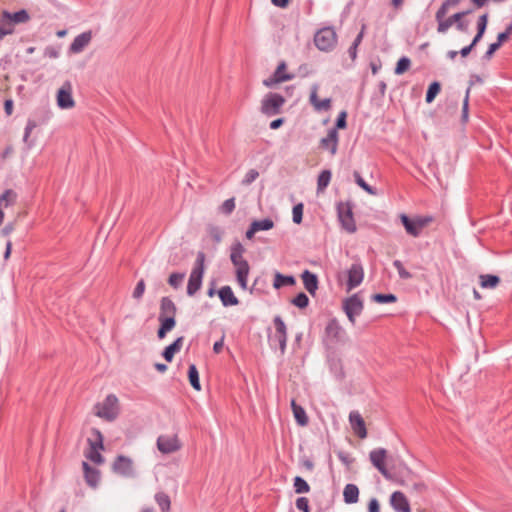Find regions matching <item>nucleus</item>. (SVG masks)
<instances>
[{"label": "nucleus", "instance_id": "nucleus-1", "mask_svg": "<svg viewBox=\"0 0 512 512\" xmlns=\"http://www.w3.org/2000/svg\"><path fill=\"white\" fill-rule=\"evenodd\" d=\"M387 450L384 448H377L369 453V459L372 465L382 474V476L389 481L396 482L399 485H406L407 481L414 478L413 472L405 465L400 467L398 471L390 472L386 465Z\"/></svg>", "mask_w": 512, "mask_h": 512}, {"label": "nucleus", "instance_id": "nucleus-2", "mask_svg": "<svg viewBox=\"0 0 512 512\" xmlns=\"http://www.w3.org/2000/svg\"><path fill=\"white\" fill-rule=\"evenodd\" d=\"M205 272V254L199 251L196 256L194 267L189 276L187 284V294L193 296L201 288Z\"/></svg>", "mask_w": 512, "mask_h": 512}, {"label": "nucleus", "instance_id": "nucleus-3", "mask_svg": "<svg viewBox=\"0 0 512 512\" xmlns=\"http://www.w3.org/2000/svg\"><path fill=\"white\" fill-rule=\"evenodd\" d=\"M315 46L324 52L333 50L337 44V34L333 27L319 29L314 35Z\"/></svg>", "mask_w": 512, "mask_h": 512}, {"label": "nucleus", "instance_id": "nucleus-4", "mask_svg": "<svg viewBox=\"0 0 512 512\" xmlns=\"http://www.w3.org/2000/svg\"><path fill=\"white\" fill-rule=\"evenodd\" d=\"M95 414L107 421H113L119 414L118 398L109 394L102 403L95 406Z\"/></svg>", "mask_w": 512, "mask_h": 512}, {"label": "nucleus", "instance_id": "nucleus-5", "mask_svg": "<svg viewBox=\"0 0 512 512\" xmlns=\"http://www.w3.org/2000/svg\"><path fill=\"white\" fill-rule=\"evenodd\" d=\"M93 439H88L89 448L85 452V457L95 464H102L104 458L101 455V450L104 449L103 436L97 429H93Z\"/></svg>", "mask_w": 512, "mask_h": 512}, {"label": "nucleus", "instance_id": "nucleus-6", "mask_svg": "<svg viewBox=\"0 0 512 512\" xmlns=\"http://www.w3.org/2000/svg\"><path fill=\"white\" fill-rule=\"evenodd\" d=\"M285 98L278 93H268L261 102V112L267 116H273L280 113Z\"/></svg>", "mask_w": 512, "mask_h": 512}, {"label": "nucleus", "instance_id": "nucleus-7", "mask_svg": "<svg viewBox=\"0 0 512 512\" xmlns=\"http://www.w3.org/2000/svg\"><path fill=\"white\" fill-rule=\"evenodd\" d=\"M471 12H472L471 10H465V11L457 12V13L453 14L452 16L445 18L448 11L445 10L441 13V9H438L435 14V19L438 23L437 32L441 33V34L446 33L448 31V29L453 24L456 25L458 20L463 19L464 16L470 14Z\"/></svg>", "mask_w": 512, "mask_h": 512}, {"label": "nucleus", "instance_id": "nucleus-8", "mask_svg": "<svg viewBox=\"0 0 512 512\" xmlns=\"http://www.w3.org/2000/svg\"><path fill=\"white\" fill-rule=\"evenodd\" d=\"M337 214L342 228L348 233H354L357 226L353 217L352 206L349 203L340 202L337 205Z\"/></svg>", "mask_w": 512, "mask_h": 512}, {"label": "nucleus", "instance_id": "nucleus-9", "mask_svg": "<svg viewBox=\"0 0 512 512\" xmlns=\"http://www.w3.org/2000/svg\"><path fill=\"white\" fill-rule=\"evenodd\" d=\"M363 308V301L358 294H353L343 301V310L353 325L356 322V317L362 313Z\"/></svg>", "mask_w": 512, "mask_h": 512}, {"label": "nucleus", "instance_id": "nucleus-10", "mask_svg": "<svg viewBox=\"0 0 512 512\" xmlns=\"http://www.w3.org/2000/svg\"><path fill=\"white\" fill-rule=\"evenodd\" d=\"M112 470L114 473L125 478H130L135 475L132 459L123 455L116 457L112 464Z\"/></svg>", "mask_w": 512, "mask_h": 512}, {"label": "nucleus", "instance_id": "nucleus-11", "mask_svg": "<svg viewBox=\"0 0 512 512\" xmlns=\"http://www.w3.org/2000/svg\"><path fill=\"white\" fill-rule=\"evenodd\" d=\"M157 448L163 454L174 453L181 448L177 435H160L157 439Z\"/></svg>", "mask_w": 512, "mask_h": 512}, {"label": "nucleus", "instance_id": "nucleus-12", "mask_svg": "<svg viewBox=\"0 0 512 512\" xmlns=\"http://www.w3.org/2000/svg\"><path fill=\"white\" fill-rule=\"evenodd\" d=\"M57 105L61 109H71L75 106V101L72 97V85L69 81L63 83L57 92Z\"/></svg>", "mask_w": 512, "mask_h": 512}, {"label": "nucleus", "instance_id": "nucleus-13", "mask_svg": "<svg viewBox=\"0 0 512 512\" xmlns=\"http://www.w3.org/2000/svg\"><path fill=\"white\" fill-rule=\"evenodd\" d=\"M347 291H350L356 287H358L364 278V269L361 263L355 262L351 265V267L347 271Z\"/></svg>", "mask_w": 512, "mask_h": 512}, {"label": "nucleus", "instance_id": "nucleus-14", "mask_svg": "<svg viewBox=\"0 0 512 512\" xmlns=\"http://www.w3.org/2000/svg\"><path fill=\"white\" fill-rule=\"evenodd\" d=\"M92 32L85 31L77 35L70 44L69 51L74 54L82 52L91 42Z\"/></svg>", "mask_w": 512, "mask_h": 512}, {"label": "nucleus", "instance_id": "nucleus-15", "mask_svg": "<svg viewBox=\"0 0 512 512\" xmlns=\"http://www.w3.org/2000/svg\"><path fill=\"white\" fill-rule=\"evenodd\" d=\"M321 148L328 150L332 156L337 153L338 149V132L336 128H332L328 131L326 137H323L320 141Z\"/></svg>", "mask_w": 512, "mask_h": 512}, {"label": "nucleus", "instance_id": "nucleus-16", "mask_svg": "<svg viewBox=\"0 0 512 512\" xmlns=\"http://www.w3.org/2000/svg\"><path fill=\"white\" fill-rule=\"evenodd\" d=\"M349 421L354 433L361 439L367 437V430L362 416L357 411H352L349 415Z\"/></svg>", "mask_w": 512, "mask_h": 512}, {"label": "nucleus", "instance_id": "nucleus-17", "mask_svg": "<svg viewBox=\"0 0 512 512\" xmlns=\"http://www.w3.org/2000/svg\"><path fill=\"white\" fill-rule=\"evenodd\" d=\"M230 250V260L236 268L249 265L243 257L245 248L240 242L233 243Z\"/></svg>", "mask_w": 512, "mask_h": 512}, {"label": "nucleus", "instance_id": "nucleus-18", "mask_svg": "<svg viewBox=\"0 0 512 512\" xmlns=\"http://www.w3.org/2000/svg\"><path fill=\"white\" fill-rule=\"evenodd\" d=\"M318 88L317 84L312 85L309 101L316 111H328L331 108V99L319 100L317 95Z\"/></svg>", "mask_w": 512, "mask_h": 512}, {"label": "nucleus", "instance_id": "nucleus-19", "mask_svg": "<svg viewBox=\"0 0 512 512\" xmlns=\"http://www.w3.org/2000/svg\"><path fill=\"white\" fill-rule=\"evenodd\" d=\"M390 503L396 512H411L409 502L406 496L400 492L395 491L390 497Z\"/></svg>", "mask_w": 512, "mask_h": 512}, {"label": "nucleus", "instance_id": "nucleus-20", "mask_svg": "<svg viewBox=\"0 0 512 512\" xmlns=\"http://www.w3.org/2000/svg\"><path fill=\"white\" fill-rule=\"evenodd\" d=\"M84 470V477L87 485L92 488H96L100 482V471L96 468H92L87 462L82 463Z\"/></svg>", "mask_w": 512, "mask_h": 512}, {"label": "nucleus", "instance_id": "nucleus-21", "mask_svg": "<svg viewBox=\"0 0 512 512\" xmlns=\"http://www.w3.org/2000/svg\"><path fill=\"white\" fill-rule=\"evenodd\" d=\"M400 220L407 234L412 237H419L421 235L422 229L418 226L416 218H409L406 214H401Z\"/></svg>", "mask_w": 512, "mask_h": 512}, {"label": "nucleus", "instance_id": "nucleus-22", "mask_svg": "<svg viewBox=\"0 0 512 512\" xmlns=\"http://www.w3.org/2000/svg\"><path fill=\"white\" fill-rule=\"evenodd\" d=\"M16 199L17 194L11 189L5 190L0 196V226L4 221V209L12 206L16 202Z\"/></svg>", "mask_w": 512, "mask_h": 512}, {"label": "nucleus", "instance_id": "nucleus-23", "mask_svg": "<svg viewBox=\"0 0 512 512\" xmlns=\"http://www.w3.org/2000/svg\"><path fill=\"white\" fill-rule=\"evenodd\" d=\"M176 305L169 297H163L160 301V312L158 318L175 317Z\"/></svg>", "mask_w": 512, "mask_h": 512}, {"label": "nucleus", "instance_id": "nucleus-24", "mask_svg": "<svg viewBox=\"0 0 512 512\" xmlns=\"http://www.w3.org/2000/svg\"><path fill=\"white\" fill-rule=\"evenodd\" d=\"M219 298L223 306H235L239 303L238 298L234 295L230 286H223L218 291Z\"/></svg>", "mask_w": 512, "mask_h": 512}, {"label": "nucleus", "instance_id": "nucleus-25", "mask_svg": "<svg viewBox=\"0 0 512 512\" xmlns=\"http://www.w3.org/2000/svg\"><path fill=\"white\" fill-rule=\"evenodd\" d=\"M301 278L303 280V284L305 289L311 294L315 295L317 289H318V278L317 276L310 272L309 270H305Z\"/></svg>", "mask_w": 512, "mask_h": 512}, {"label": "nucleus", "instance_id": "nucleus-26", "mask_svg": "<svg viewBox=\"0 0 512 512\" xmlns=\"http://www.w3.org/2000/svg\"><path fill=\"white\" fill-rule=\"evenodd\" d=\"M2 18L7 19L11 24H19L28 22L30 16L26 10L22 9L14 13L3 11Z\"/></svg>", "mask_w": 512, "mask_h": 512}, {"label": "nucleus", "instance_id": "nucleus-27", "mask_svg": "<svg viewBox=\"0 0 512 512\" xmlns=\"http://www.w3.org/2000/svg\"><path fill=\"white\" fill-rule=\"evenodd\" d=\"M285 70H286V64L284 62H281L278 65V67H277V69H276V71L274 73L273 79L272 80H265L264 81V85L270 86L273 83H280V82H284V81H287V80H291L293 78V76L290 75V74H286Z\"/></svg>", "mask_w": 512, "mask_h": 512}, {"label": "nucleus", "instance_id": "nucleus-28", "mask_svg": "<svg viewBox=\"0 0 512 512\" xmlns=\"http://www.w3.org/2000/svg\"><path fill=\"white\" fill-rule=\"evenodd\" d=\"M343 499L346 504H354L359 500V489L355 484H347L343 490Z\"/></svg>", "mask_w": 512, "mask_h": 512}, {"label": "nucleus", "instance_id": "nucleus-29", "mask_svg": "<svg viewBox=\"0 0 512 512\" xmlns=\"http://www.w3.org/2000/svg\"><path fill=\"white\" fill-rule=\"evenodd\" d=\"M183 340L184 338L182 336L178 337L172 344H170L164 349L162 356L167 362H171L174 358L175 353L181 350Z\"/></svg>", "mask_w": 512, "mask_h": 512}, {"label": "nucleus", "instance_id": "nucleus-30", "mask_svg": "<svg viewBox=\"0 0 512 512\" xmlns=\"http://www.w3.org/2000/svg\"><path fill=\"white\" fill-rule=\"evenodd\" d=\"M291 407L294 414V417L297 421V423L300 426H305L308 424V417L306 415V412L304 408H302L300 405L296 404L295 400L291 401Z\"/></svg>", "mask_w": 512, "mask_h": 512}, {"label": "nucleus", "instance_id": "nucleus-31", "mask_svg": "<svg viewBox=\"0 0 512 512\" xmlns=\"http://www.w3.org/2000/svg\"><path fill=\"white\" fill-rule=\"evenodd\" d=\"M488 23V14L484 13L482 14L477 21V34L473 38L472 42L473 44H478V42L482 39Z\"/></svg>", "mask_w": 512, "mask_h": 512}, {"label": "nucleus", "instance_id": "nucleus-32", "mask_svg": "<svg viewBox=\"0 0 512 512\" xmlns=\"http://www.w3.org/2000/svg\"><path fill=\"white\" fill-rule=\"evenodd\" d=\"M295 284V278L291 275H283L277 272L274 276L273 287L279 289L282 286H292Z\"/></svg>", "mask_w": 512, "mask_h": 512}, {"label": "nucleus", "instance_id": "nucleus-33", "mask_svg": "<svg viewBox=\"0 0 512 512\" xmlns=\"http://www.w3.org/2000/svg\"><path fill=\"white\" fill-rule=\"evenodd\" d=\"M480 285L484 289H493L500 283V278L496 275L483 274L480 275Z\"/></svg>", "mask_w": 512, "mask_h": 512}, {"label": "nucleus", "instance_id": "nucleus-34", "mask_svg": "<svg viewBox=\"0 0 512 512\" xmlns=\"http://www.w3.org/2000/svg\"><path fill=\"white\" fill-rule=\"evenodd\" d=\"M341 326L339 322L334 318L331 319L325 328V333L329 338L338 339L341 333Z\"/></svg>", "mask_w": 512, "mask_h": 512}, {"label": "nucleus", "instance_id": "nucleus-35", "mask_svg": "<svg viewBox=\"0 0 512 512\" xmlns=\"http://www.w3.org/2000/svg\"><path fill=\"white\" fill-rule=\"evenodd\" d=\"M155 501L162 512H169L171 507L170 497L164 492H158L155 495Z\"/></svg>", "mask_w": 512, "mask_h": 512}, {"label": "nucleus", "instance_id": "nucleus-36", "mask_svg": "<svg viewBox=\"0 0 512 512\" xmlns=\"http://www.w3.org/2000/svg\"><path fill=\"white\" fill-rule=\"evenodd\" d=\"M249 270H250L249 265L240 267V268H236V279L242 289L247 288V280H248Z\"/></svg>", "mask_w": 512, "mask_h": 512}, {"label": "nucleus", "instance_id": "nucleus-37", "mask_svg": "<svg viewBox=\"0 0 512 512\" xmlns=\"http://www.w3.org/2000/svg\"><path fill=\"white\" fill-rule=\"evenodd\" d=\"M188 377H189L191 386L195 390L200 391L201 385H200V381H199V373L194 364H190V366H189Z\"/></svg>", "mask_w": 512, "mask_h": 512}, {"label": "nucleus", "instance_id": "nucleus-38", "mask_svg": "<svg viewBox=\"0 0 512 512\" xmlns=\"http://www.w3.org/2000/svg\"><path fill=\"white\" fill-rule=\"evenodd\" d=\"M331 180V171L323 170L317 180V189L318 191H323L330 183Z\"/></svg>", "mask_w": 512, "mask_h": 512}, {"label": "nucleus", "instance_id": "nucleus-39", "mask_svg": "<svg viewBox=\"0 0 512 512\" xmlns=\"http://www.w3.org/2000/svg\"><path fill=\"white\" fill-rule=\"evenodd\" d=\"M251 224L253 225V228H255L256 232L267 231L274 227V222L269 218L255 220Z\"/></svg>", "mask_w": 512, "mask_h": 512}, {"label": "nucleus", "instance_id": "nucleus-40", "mask_svg": "<svg viewBox=\"0 0 512 512\" xmlns=\"http://www.w3.org/2000/svg\"><path fill=\"white\" fill-rule=\"evenodd\" d=\"M36 127H37V123L34 120L29 119L26 124L24 135H23V142L27 145L28 148H31L34 145V142L30 141L29 137H30L31 132Z\"/></svg>", "mask_w": 512, "mask_h": 512}, {"label": "nucleus", "instance_id": "nucleus-41", "mask_svg": "<svg viewBox=\"0 0 512 512\" xmlns=\"http://www.w3.org/2000/svg\"><path fill=\"white\" fill-rule=\"evenodd\" d=\"M294 490L298 494L308 493L310 491L309 484L300 476L294 478Z\"/></svg>", "mask_w": 512, "mask_h": 512}, {"label": "nucleus", "instance_id": "nucleus-42", "mask_svg": "<svg viewBox=\"0 0 512 512\" xmlns=\"http://www.w3.org/2000/svg\"><path fill=\"white\" fill-rule=\"evenodd\" d=\"M440 90H441L440 83L437 81L432 82L429 85L427 93H426V102L427 103L433 102V100L435 99L437 94L440 92Z\"/></svg>", "mask_w": 512, "mask_h": 512}, {"label": "nucleus", "instance_id": "nucleus-43", "mask_svg": "<svg viewBox=\"0 0 512 512\" xmlns=\"http://www.w3.org/2000/svg\"><path fill=\"white\" fill-rule=\"evenodd\" d=\"M354 178H355V182L357 183V185L360 186L367 193H369L370 195L377 194L376 190L372 186L368 185L365 182V180L361 177V175L356 171L354 172Z\"/></svg>", "mask_w": 512, "mask_h": 512}, {"label": "nucleus", "instance_id": "nucleus-44", "mask_svg": "<svg viewBox=\"0 0 512 512\" xmlns=\"http://www.w3.org/2000/svg\"><path fill=\"white\" fill-rule=\"evenodd\" d=\"M292 304L295 305L296 307L300 308V309H304L308 306L309 304V298L308 296L301 292L299 294H297L293 299H292Z\"/></svg>", "mask_w": 512, "mask_h": 512}, {"label": "nucleus", "instance_id": "nucleus-45", "mask_svg": "<svg viewBox=\"0 0 512 512\" xmlns=\"http://www.w3.org/2000/svg\"><path fill=\"white\" fill-rule=\"evenodd\" d=\"M411 61L408 57H402L398 60L395 68V74L401 75L409 69Z\"/></svg>", "mask_w": 512, "mask_h": 512}, {"label": "nucleus", "instance_id": "nucleus-46", "mask_svg": "<svg viewBox=\"0 0 512 512\" xmlns=\"http://www.w3.org/2000/svg\"><path fill=\"white\" fill-rule=\"evenodd\" d=\"M12 24L7 20L2 18L0 21V40L4 38V36L13 33Z\"/></svg>", "mask_w": 512, "mask_h": 512}, {"label": "nucleus", "instance_id": "nucleus-47", "mask_svg": "<svg viewBox=\"0 0 512 512\" xmlns=\"http://www.w3.org/2000/svg\"><path fill=\"white\" fill-rule=\"evenodd\" d=\"M372 299L377 303H393L397 300L394 294H374Z\"/></svg>", "mask_w": 512, "mask_h": 512}, {"label": "nucleus", "instance_id": "nucleus-48", "mask_svg": "<svg viewBox=\"0 0 512 512\" xmlns=\"http://www.w3.org/2000/svg\"><path fill=\"white\" fill-rule=\"evenodd\" d=\"M393 266L397 269L399 277L401 279L407 280V279L412 278V274L404 268V266L400 260H395L393 262Z\"/></svg>", "mask_w": 512, "mask_h": 512}, {"label": "nucleus", "instance_id": "nucleus-49", "mask_svg": "<svg viewBox=\"0 0 512 512\" xmlns=\"http://www.w3.org/2000/svg\"><path fill=\"white\" fill-rule=\"evenodd\" d=\"M303 218V204L299 203L293 207L292 210V219L296 224H300Z\"/></svg>", "mask_w": 512, "mask_h": 512}, {"label": "nucleus", "instance_id": "nucleus-50", "mask_svg": "<svg viewBox=\"0 0 512 512\" xmlns=\"http://www.w3.org/2000/svg\"><path fill=\"white\" fill-rule=\"evenodd\" d=\"M185 277V274L184 273H172L169 278H168V283L173 287V288H178L183 279Z\"/></svg>", "mask_w": 512, "mask_h": 512}, {"label": "nucleus", "instance_id": "nucleus-51", "mask_svg": "<svg viewBox=\"0 0 512 512\" xmlns=\"http://www.w3.org/2000/svg\"><path fill=\"white\" fill-rule=\"evenodd\" d=\"M274 325L276 329L275 335H287L286 325L280 316L274 318Z\"/></svg>", "mask_w": 512, "mask_h": 512}, {"label": "nucleus", "instance_id": "nucleus-52", "mask_svg": "<svg viewBox=\"0 0 512 512\" xmlns=\"http://www.w3.org/2000/svg\"><path fill=\"white\" fill-rule=\"evenodd\" d=\"M158 320L160 322V326H162L168 332L171 331L176 325L175 317L158 318Z\"/></svg>", "mask_w": 512, "mask_h": 512}, {"label": "nucleus", "instance_id": "nucleus-53", "mask_svg": "<svg viewBox=\"0 0 512 512\" xmlns=\"http://www.w3.org/2000/svg\"><path fill=\"white\" fill-rule=\"evenodd\" d=\"M145 287V282L143 279H141L134 288V291L132 293L133 298L136 300H140L145 292Z\"/></svg>", "mask_w": 512, "mask_h": 512}, {"label": "nucleus", "instance_id": "nucleus-54", "mask_svg": "<svg viewBox=\"0 0 512 512\" xmlns=\"http://www.w3.org/2000/svg\"><path fill=\"white\" fill-rule=\"evenodd\" d=\"M234 209H235V199L234 198H229V199L225 200L221 206V211L226 215L231 214Z\"/></svg>", "mask_w": 512, "mask_h": 512}, {"label": "nucleus", "instance_id": "nucleus-55", "mask_svg": "<svg viewBox=\"0 0 512 512\" xmlns=\"http://www.w3.org/2000/svg\"><path fill=\"white\" fill-rule=\"evenodd\" d=\"M259 176V173L255 169H250L242 180L244 185H249L254 182Z\"/></svg>", "mask_w": 512, "mask_h": 512}, {"label": "nucleus", "instance_id": "nucleus-56", "mask_svg": "<svg viewBox=\"0 0 512 512\" xmlns=\"http://www.w3.org/2000/svg\"><path fill=\"white\" fill-rule=\"evenodd\" d=\"M222 231L218 227H210L209 228V235L214 240V242L219 243L222 240Z\"/></svg>", "mask_w": 512, "mask_h": 512}, {"label": "nucleus", "instance_id": "nucleus-57", "mask_svg": "<svg viewBox=\"0 0 512 512\" xmlns=\"http://www.w3.org/2000/svg\"><path fill=\"white\" fill-rule=\"evenodd\" d=\"M296 507L303 512H310L309 501L306 497H299L296 500Z\"/></svg>", "mask_w": 512, "mask_h": 512}, {"label": "nucleus", "instance_id": "nucleus-58", "mask_svg": "<svg viewBox=\"0 0 512 512\" xmlns=\"http://www.w3.org/2000/svg\"><path fill=\"white\" fill-rule=\"evenodd\" d=\"M416 220L418 221V226H420V228L423 230L425 227H427L430 223L433 222V217L432 216H417L415 217Z\"/></svg>", "mask_w": 512, "mask_h": 512}, {"label": "nucleus", "instance_id": "nucleus-59", "mask_svg": "<svg viewBox=\"0 0 512 512\" xmlns=\"http://www.w3.org/2000/svg\"><path fill=\"white\" fill-rule=\"evenodd\" d=\"M347 113L346 111H341L337 117L336 120V130L337 129H344L347 125L346 123Z\"/></svg>", "mask_w": 512, "mask_h": 512}, {"label": "nucleus", "instance_id": "nucleus-60", "mask_svg": "<svg viewBox=\"0 0 512 512\" xmlns=\"http://www.w3.org/2000/svg\"><path fill=\"white\" fill-rule=\"evenodd\" d=\"M470 88L466 90L465 98L462 107V119L466 121L468 119V103H469Z\"/></svg>", "mask_w": 512, "mask_h": 512}, {"label": "nucleus", "instance_id": "nucleus-61", "mask_svg": "<svg viewBox=\"0 0 512 512\" xmlns=\"http://www.w3.org/2000/svg\"><path fill=\"white\" fill-rule=\"evenodd\" d=\"M460 1H461V0H445V1L441 4V6L439 7V9H441V13H442L443 11H445V10H446V11H449V9H450L451 7H455V6H457V5L460 3Z\"/></svg>", "mask_w": 512, "mask_h": 512}, {"label": "nucleus", "instance_id": "nucleus-62", "mask_svg": "<svg viewBox=\"0 0 512 512\" xmlns=\"http://www.w3.org/2000/svg\"><path fill=\"white\" fill-rule=\"evenodd\" d=\"M499 44H496L495 42L490 44L486 53L484 54L483 58L485 60H490L493 56V54L499 49Z\"/></svg>", "mask_w": 512, "mask_h": 512}, {"label": "nucleus", "instance_id": "nucleus-63", "mask_svg": "<svg viewBox=\"0 0 512 512\" xmlns=\"http://www.w3.org/2000/svg\"><path fill=\"white\" fill-rule=\"evenodd\" d=\"M275 339L279 343L281 353H284L286 349L287 335H275Z\"/></svg>", "mask_w": 512, "mask_h": 512}, {"label": "nucleus", "instance_id": "nucleus-64", "mask_svg": "<svg viewBox=\"0 0 512 512\" xmlns=\"http://www.w3.org/2000/svg\"><path fill=\"white\" fill-rule=\"evenodd\" d=\"M368 511L369 512H379L380 511L379 502H378V500L376 498H372L369 501Z\"/></svg>", "mask_w": 512, "mask_h": 512}]
</instances>
